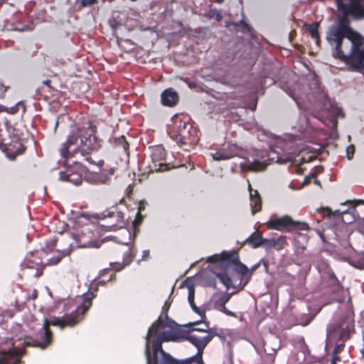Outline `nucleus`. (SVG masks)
I'll return each mask as SVG.
<instances>
[{
    "mask_svg": "<svg viewBox=\"0 0 364 364\" xmlns=\"http://www.w3.org/2000/svg\"><path fill=\"white\" fill-rule=\"evenodd\" d=\"M97 129L93 121H87L82 126L78 124L72 125L66 141L62 144L60 149V156L65 160L68 165L70 161L72 164L78 166L81 161L76 159V156L80 154L82 160L90 164L96 165L101 168L104 165V161L100 159L95 161L91 156L93 151H97L100 146V141L96 136Z\"/></svg>",
    "mask_w": 364,
    "mask_h": 364,
    "instance_id": "1",
    "label": "nucleus"
},
{
    "mask_svg": "<svg viewBox=\"0 0 364 364\" xmlns=\"http://www.w3.org/2000/svg\"><path fill=\"white\" fill-rule=\"evenodd\" d=\"M338 11L342 14L337 25L331 27L326 33V40L331 46L332 52L347 48L350 42L362 36L350 26V19H364V0H336Z\"/></svg>",
    "mask_w": 364,
    "mask_h": 364,
    "instance_id": "2",
    "label": "nucleus"
},
{
    "mask_svg": "<svg viewBox=\"0 0 364 364\" xmlns=\"http://www.w3.org/2000/svg\"><path fill=\"white\" fill-rule=\"evenodd\" d=\"M95 296L87 295L83 299L82 303L77 306L70 314H65L62 317H54L51 320L45 319L43 328L38 331L36 338H28L25 341L26 346L37 347L45 349L53 342V332L50 326H58L60 328L65 327H74L80 323L85 317L86 312L92 304V299Z\"/></svg>",
    "mask_w": 364,
    "mask_h": 364,
    "instance_id": "3",
    "label": "nucleus"
},
{
    "mask_svg": "<svg viewBox=\"0 0 364 364\" xmlns=\"http://www.w3.org/2000/svg\"><path fill=\"white\" fill-rule=\"evenodd\" d=\"M207 261L210 263H218L225 270L216 274L228 289L236 288L239 286L243 289L245 284H242V278L248 273L249 269L240 260L237 251H223L221 254L210 256Z\"/></svg>",
    "mask_w": 364,
    "mask_h": 364,
    "instance_id": "4",
    "label": "nucleus"
},
{
    "mask_svg": "<svg viewBox=\"0 0 364 364\" xmlns=\"http://www.w3.org/2000/svg\"><path fill=\"white\" fill-rule=\"evenodd\" d=\"M166 325L164 323L161 316L153 323L151 326L149 328L147 335L146 336V344L147 343V338L149 331L152 330L151 334L149 336V350H151V338L156 336L152 341L153 355L151 356L152 361H158L159 363L165 358L171 356L170 354L166 353L162 348V343L165 341H176L180 338H183V331L182 330H173L164 331L161 333L159 331L164 328Z\"/></svg>",
    "mask_w": 364,
    "mask_h": 364,
    "instance_id": "5",
    "label": "nucleus"
},
{
    "mask_svg": "<svg viewBox=\"0 0 364 364\" xmlns=\"http://www.w3.org/2000/svg\"><path fill=\"white\" fill-rule=\"evenodd\" d=\"M168 133L180 146L191 147L196 145L200 139L199 130L189 119L177 114L173 117Z\"/></svg>",
    "mask_w": 364,
    "mask_h": 364,
    "instance_id": "6",
    "label": "nucleus"
},
{
    "mask_svg": "<svg viewBox=\"0 0 364 364\" xmlns=\"http://www.w3.org/2000/svg\"><path fill=\"white\" fill-rule=\"evenodd\" d=\"M332 55L353 68H364V37L350 42L347 48H340L332 52Z\"/></svg>",
    "mask_w": 364,
    "mask_h": 364,
    "instance_id": "7",
    "label": "nucleus"
},
{
    "mask_svg": "<svg viewBox=\"0 0 364 364\" xmlns=\"http://www.w3.org/2000/svg\"><path fill=\"white\" fill-rule=\"evenodd\" d=\"M71 250L70 247L63 250H56L54 255L47 259V262L44 263L42 257L38 252L31 253V257L25 259L22 264V267L26 269L35 270L33 272H26V275L38 279L43 275V270L47 265L52 266L58 264L63 257L69 255Z\"/></svg>",
    "mask_w": 364,
    "mask_h": 364,
    "instance_id": "8",
    "label": "nucleus"
},
{
    "mask_svg": "<svg viewBox=\"0 0 364 364\" xmlns=\"http://www.w3.org/2000/svg\"><path fill=\"white\" fill-rule=\"evenodd\" d=\"M198 323H190L188 331H183V339L188 341L198 349L196 357L202 356L203 352L208 343L212 340L213 336L208 331V326L205 323L204 328H196Z\"/></svg>",
    "mask_w": 364,
    "mask_h": 364,
    "instance_id": "9",
    "label": "nucleus"
},
{
    "mask_svg": "<svg viewBox=\"0 0 364 364\" xmlns=\"http://www.w3.org/2000/svg\"><path fill=\"white\" fill-rule=\"evenodd\" d=\"M323 284L331 301L341 303L345 300L346 291L333 272H327L323 277Z\"/></svg>",
    "mask_w": 364,
    "mask_h": 364,
    "instance_id": "10",
    "label": "nucleus"
},
{
    "mask_svg": "<svg viewBox=\"0 0 364 364\" xmlns=\"http://www.w3.org/2000/svg\"><path fill=\"white\" fill-rule=\"evenodd\" d=\"M268 229L279 231L291 232L293 230H306L309 229L307 223L294 221L290 216L284 215L279 218H271L266 223Z\"/></svg>",
    "mask_w": 364,
    "mask_h": 364,
    "instance_id": "11",
    "label": "nucleus"
},
{
    "mask_svg": "<svg viewBox=\"0 0 364 364\" xmlns=\"http://www.w3.org/2000/svg\"><path fill=\"white\" fill-rule=\"evenodd\" d=\"M102 215L100 225L107 231H116L126 225L124 215L121 211L106 210Z\"/></svg>",
    "mask_w": 364,
    "mask_h": 364,
    "instance_id": "12",
    "label": "nucleus"
},
{
    "mask_svg": "<svg viewBox=\"0 0 364 364\" xmlns=\"http://www.w3.org/2000/svg\"><path fill=\"white\" fill-rule=\"evenodd\" d=\"M151 149V163L149 165L150 172H163L170 169L166 162V151L163 146H155Z\"/></svg>",
    "mask_w": 364,
    "mask_h": 364,
    "instance_id": "13",
    "label": "nucleus"
},
{
    "mask_svg": "<svg viewBox=\"0 0 364 364\" xmlns=\"http://www.w3.org/2000/svg\"><path fill=\"white\" fill-rule=\"evenodd\" d=\"M355 331L354 321L350 317L346 318L341 324L338 329L330 331L328 333V337L332 340L334 337L338 336L340 341L346 342L350 338L351 334Z\"/></svg>",
    "mask_w": 364,
    "mask_h": 364,
    "instance_id": "14",
    "label": "nucleus"
},
{
    "mask_svg": "<svg viewBox=\"0 0 364 364\" xmlns=\"http://www.w3.org/2000/svg\"><path fill=\"white\" fill-rule=\"evenodd\" d=\"M0 145L4 147V152L11 160H14L17 156L22 154L26 148L21 141L11 140L10 142L0 134Z\"/></svg>",
    "mask_w": 364,
    "mask_h": 364,
    "instance_id": "15",
    "label": "nucleus"
},
{
    "mask_svg": "<svg viewBox=\"0 0 364 364\" xmlns=\"http://www.w3.org/2000/svg\"><path fill=\"white\" fill-rule=\"evenodd\" d=\"M240 151L237 146L235 144H228L227 146H224L215 153L211 154V155L214 160L223 161L238 156Z\"/></svg>",
    "mask_w": 364,
    "mask_h": 364,
    "instance_id": "16",
    "label": "nucleus"
},
{
    "mask_svg": "<svg viewBox=\"0 0 364 364\" xmlns=\"http://www.w3.org/2000/svg\"><path fill=\"white\" fill-rule=\"evenodd\" d=\"M22 353L16 348L0 352V364H20Z\"/></svg>",
    "mask_w": 364,
    "mask_h": 364,
    "instance_id": "17",
    "label": "nucleus"
},
{
    "mask_svg": "<svg viewBox=\"0 0 364 364\" xmlns=\"http://www.w3.org/2000/svg\"><path fill=\"white\" fill-rule=\"evenodd\" d=\"M59 179L78 186L82 182V173L80 170L75 171L74 168H67L65 171L59 173Z\"/></svg>",
    "mask_w": 364,
    "mask_h": 364,
    "instance_id": "18",
    "label": "nucleus"
},
{
    "mask_svg": "<svg viewBox=\"0 0 364 364\" xmlns=\"http://www.w3.org/2000/svg\"><path fill=\"white\" fill-rule=\"evenodd\" d=\"M112 144L117 154L120 156L124 155L127 157H129V144L127 141L124 136L114 138L112 141Z\"/></svg>",
    "mask_w": 364,
    "mask_h": 364,
    "instance_id": "19",
    "label": "nucleus"
},
{
    "mask_svg": "<svg viewBox=\"0 0 364 364\" xmlns=\"http://www.w3.org/2000/svg\"><path fill=\"white\" fill-rule=\"evenodd\" d=\"M178 101V94L171 88L165 90L161 94V103L165 106L173 107Z\"/></svg>",
    "mask_w": 364,
    "mask_h": 364,
    "instance_id": "20",
    "label": "nucleus"
},
{
    "mask_svg": "<svg viewBox=\"0 0 364 364\" xmlns=\"http://www.w3.org/2000/svg\"><path fill=\"white\" fill-rule=\"evenodd\" d=\"M159 364H204L202 360V356L199 358L196 357V355L191 357L188 359L183 361H179L173 358L171 355L165 358L163 360H161Z\"/></svg>",
    "mask_w": 364,
    "mask_h": 364,
    "instance_id": "21",
    "label": "nucleus"
},
{
    "mask_svg": "<svg viewBox=\"0 0 364 364\" xmlns=\"http://www.w3.org/2000/svg\"><path fill=\"white\" fill-rule=\"evenodd\" d=\"M230 297L231 295L227 293L221 295L218 299L215 301V308L228 316H232L233 313L229 311L225 306V304L229 301Z\"/></svg>",
    "mask_w": 364,
    "mask_h": 364,
    "instance_id": "22",
    "label": "nucleus"
},
{
    "mask_svg": "<svg viewBox=\"0 0 364 364\" xmlns=\"http://www.w3.org/2000/svg\"><path fill=\"white\" fill-rule=\"evenodd\" d=\"M352 204L350 209L354 220H360L364 223V200H353Z\"/></svg>",
    "mask_w": 364,
    "mask_h": 364,
    "instance_id": "23",
    "label": "nucleus"
},
{
    "mask_svg": "<svg viewBox=\"0 0 364 364\" xmlns=\"http://www.w3.org/2000/svg\"><path fill=\"white\" fill-rule=\"evenodd\" d=\"M263 241L262 233L257 230L245 240V243L255 249L262 246Z\"/></svg>",
    "mask_w": 364,
    "mask_h": 364,
    "instance_id": "24",
    "label": "nucleus"
},
{
    "mask_svg": "<svg viewBox=\"0 0 364 364\" xmlns=\"http://www.w3.org/2000/svg\"><path fill=\"white\" fill-rule=\"evenodd\" d=\"M225 26L230 30L235 31V32L238 31L237 28L239 27L242 28L241 31L242 32H245V30L249 33L252 31V28L244 19H242L238 22H227Z\"/></svg>",
    "mask_w": 364,
    "mask_h": 364,
    "instance_id": "25",
    "label": "nucleus"
},
{
    "mask_svg": "<svg viewBox=\"0 0 364 364\" xmlns=\"http://www.w3.org/2000/svg\"><path fill=\"white\" fill-rule=\"evenodd\" d=\"M319 25L320 24L318 22H314L311 24L305 23L304 25V27L306 28V30L310 33L311 38L316 41L317 46H320L321 43L320 36L318 33Z\"/></svg>",
    "mask_w": 364,
    "mask_h": 364,
    "instance_id": "26",
    "label": "nucleus"
},
{
    "mask_svg": "<svg viewBox=\"0 0 364 364\" xmlns=\"http://www.w3.org/2000/svg\"><path fill=\"white\" fill-rule=\"evenodd\" d=\"M250 205L252 213L255 214L261 210L262 199L257 191H255L253 195L250 196Z\"/></svg>",
    "mask_w": 364,
    "mask_h": 364,
    "instance_id": "27",
    "label": "nucleus"
},
{
    "mask_svg": "<svg viewBox=\"0 0 364 364\" xmlns=\"http://www.w3.org/2000/svg\"><path fill=\"white\" fill-rule=\"evenodd\" d=\"M56 245H57V240L56 239L52 238V239L46 240L45 242L44 247L42 248V252H39L40 255L41 256L42 253L48 255L49 253L53 252Z\"/></svg>",
    "mask_w": 364,
    "mask_h": 364,
    "instance_id": "28",
    "label": "nucleus"
},
{
    "mask_svg": "<svg viewBox=\"0 0 364 364\" xmlns=\"http://www.w3.org/2000/svg\"><path fill=\"white\" fill-rule=\"evenodd\" d=\"M188 302L193 310L194 312L197 313L202 317L205 316V311H201L195 304L194 302V291L193 290H189L188 291Z\"/></svg>",
    "mask_w": 364,
    "mask_h": 364,
    "instance_id": "29",
    "label": "nucleus"
},
{
    "mask_svg": "<svg viewBox=\"0 0 364 364\" xmlns=\"http://www.w3.org/2000/svg\"><path fill=\"white\" fill-rule=\"evenodd\" d=\"M266 168L267 164L265 163L255 160L247 166V169L252 171H264Z\"/></svg>",
    "mask_w": 364,
    "mask_h": 364,
    "instance_id": "30",
    "label": "nucleus"
},
{
    "mask_svg": "<svg viewBox=\"0 0 364 364\" xmlns=\"http://www.w3.org/2000/svg\"><path fill=\"white\" fill-rule=\"evenodd\" d=\"M125 265L124 262H111L110 263V268L109 269H104L101 271L100 274L101 276H104L106 274H109L111 270H114L116 272H119L122 270L124 268Z\"/></svg>",
    "mask_w": 364,
    "mask_h": 364,
    "instance_id": "31",
    "label": "nucleus"
},
{
    "mask_svg": "<svg viewBox=\"0 0 364 364\" xmlns=\"http://www.w3.org/2000/svg\"><path fill=\"white\" fill-rule=\"evenodd\" d=\"M205 16L208 19H215L217 21H220L223 18V15L220 11L217 9H210L205 14Z\"/></svg>",
    "mask_w": 364,
    "mask_h": 364,
    "instance_id": "32",
    "label": "nucleus"
},
{
    "mask_svg": "<svg viewBox=\"0 0 364 364\" xmlns=\"http://www.w3.org/2000/svg\"><path fill=\"white\" fill-rule=\"evenodd\" d=\"M7 132L9 133L11 140L21 141L23 133L18 129L10 127Z\"/></svg>",
    "mask_w": 364,
    "mask_h": 364,
    "instance_id": "33",
    "label": "nucleus"
},
{
    "mask_svg": "<svg viewBox=\"0 0 364 364\" xmlns=\"http://www.w3.org/2000/svg\"><path fill=\"white\" fill-rule=\"evenodd\" d=\"M152 330L149 331V333L147 338V343L146 346L145 347V355L146 358V364H159L158 361H152L151 360V354L150 353L149 350V336L151 334Z\"/></svg>",
    "mask_w": 364,
    "mask_h": 364,
    "instance_id": "34",
    "label": "nucleus"
},
{
    "mask_svg": "<svg viewBox=\"0 0 364 364\" xmlns=\"http://www.w3.org/2000/svg\"><path fill=\"white\" fill-rule=\"evenodd\" d=\"M20 107H22L23 112H24L26 111V106L21 101L16 102V105H14V106H11L10 107H6V112L8 113L11 114H16L18 112Z\"/></svg>",
    "mask_w": 364,
    "mask_h": 364,
    "instance_id": "35",
    "label": "nucleus"
},
{
    "mask_svg": "<svg viewBox=\"0 0 364 364\" xmlns=\"http://www.w3.org/2000/svg\"><path fill=\"white\" fill-rule=\"evenodd\" d=\"M144 220V216L141 213H136V218L133 221V228L134 230V235H136L139 231V225L142 223Z\"/></svg>",
    "mask_w": 364,
    "mask_h": 364,
    "instance_id": "36",
    "label": "nucleus"
},
{
    "mask_svg": "<svg viewBox=\"0 0 364 364\" xmlns=\"http://www.w3.org/2000/svg\"><path fill=\"white\" fill-rule=\"evenodd\" d=\"M274 242H275V249L277 250H281L287 244V237L286 236H280L279 238L274 239Z\"/></svg>",
    "mask_w": 364,
    "mask_h": 364,
    "instance_id": "37",
    "label": "nucleus"
},
{
    "mask_svg": "<svg viewBox=\"0 0 364 364\" xmlns=\"http://www.w3.org/2000/svg\"><path fill=\"white\" fill-rule=\"evenodd\" d=\"M85 233L82 232V235H77L78 239H77V245L82 247H90L92 245V242L90 241H87L85 240Z\"/></svg>",
    "mask_w": 364,
    "mask_h": 364,
    "instance_id": "38",
    "label": "nucleus"
},
{
    "mask_svg": "<svg viewBox=\"0 0 364 364\" xmlns=\"http://www.w3.org/2000/svg\"><path fill=\"white\" fill-rule=\"evenodd\" d=\"M134 258V255L131 250H129L124 255L123 262L125 266L129 265Z\"/></svg>",
    "mask_w": 364,
    "mask_h": 364,
    "instance_id": "39",
    "label": "nucleus"
},
{
    "mask_svg": "<svg viewBox=\"0 0 364 364\" xmlns=\"http://www.w3.org/2000/svg\"><path fill=\"white\" fill-rule=\"evenodd\" d=\"M265 249L269 250L272 248L275 249V242L274 239H265L264 238V241L262 242V245Z\"/></svg>",
    "mask_w": 364,
    "mask_h": 364,
    "instance_id": "40",
    "label": "nucleus"
},
{
    "mask_svg": "<svg viewBox=\"0 0 364 364\" xmlns=\"http://www.w3.org/2000/svg\"><path fill=\"white\" fill-rule=\"evenodd\" d=\"M345 347V342L340 341L338 340L336 343V346L333 350L334 354H339L341 351H343Z\"/></svg>",
    "mask_w": 364,
    "mask_h": 364,
    "instance_id": "41",
    "label": "nucleus"
},
{
    "mask_svg": "<svg viewBox=\"0 0 364 364\" xmlns=\"http://www.w3.org/2000/svg\"><path fill=\"white\" fill-rule=\"evenodd\" d=\"M95 179L96 180V182L97 183H101V184L107 183L109 180V178L107 176H102V175H96L95 176Z\"/></svg>",
    "mask_w": 364,
    "mask_h": 364,
    "instance_id": "42",
    "label": "nucleus"
},
{
    "mask_svg": "<svg viewBox=\"0 0 364 364\" xmlns=\"http://www.w3.org/2000/svg\"><path fill=\"white\" fill-rule=\"evenodd\" d=\"M97 2V0H80L81 7L90 6Z\"/></svg>",
    "mask_w": 364,
    "mask_h": 364,
    "instance_id": "43",
    "label": "nucleus"
},
{
    "mask_svg": "<svg viewBox=\"0 0 364 364\" xmlns=\"http://www.w3.org/2000/svg\"><path fill=\"white\" fill-rule=\"evenodd\" d=\"M347 157L348 159H351L353 156L355 147L353 145H350L348 146L347 149Z\"/></svg>",
    "mask_w": 364,
    "mask_h": 364,
    "instance_id": "44",
    "label": "nucleus"
},
{
    "mask_svg": "<svg viewBox=\"0 0 364 364\" xmlns=\"http://www.w3.org/2000/svg\"><path fill=\"white\" fill-rule=\"evenodd\" d=\"M43 84L48 87V92H50L51 90H55V88L51 85L50 80H43Z\"/></svg>",
    "mask_w": 364,
    "mask_h": 364,
    "instance_id": "45",
    "label": "nucleus"
},
{
    "mask_svg": "<svg viewBox=\"0 0 364 364\" xmlns=\"http://www.w3.org/2000/svg\"><path fill=\"white\" fill-rule=\"evenodd\" d=\"M323 215L326 217L331 218L332 216H334L335 213H333L330 208H326L323 209Z\"/></svg>",
    "mask_w": 364,
    "mask_h": 364,
    "instance_id": "46",
    "label": "nucleus"
},
{
    "mask_svg": "<svg viewBox=\"0 0 364 364\" xmlns=\"http://www.w3.org/2000/svg\"><path fill=\"white\" fill-rule=\"evenodd\" d=\"M112 279H115V274H112L110 275V277L108 279V281H110V280H112ZM107 282V280L102 279V280L99 281V284H105Z\"/></svg>",
    "mask_w": 364,
    "mask_h": 364,
    "instance_id": "47",
    "label": "nucleus"
},
{
    "mask_svg": "<svg viewBox=\"0 0 364 364\" xmlns=\"http://www.w3.org/2000/svg\"><path fill=\"white\" fill-rule=\"evenodd\" d=\"M149 256V250H146L143 251L142 259H146Z\"/></svg>",
    "mask_w": 364,
    "mask_h": 364,
    "instance_id": "48",
    "label": "nucleus"
},
{
    "mask_svg": "<svg viewBox=\"0 0 364 364\" xmlns=\"http://www.w3.org/2000/svg\"><path fill=\"white\" fill-rule=\"evenodd\" d=\"M332 360H333L334 361H336L337 363L338 361L341 360V358L338 355V354H334V353H333Z\"/></svg>",
    "mask_w": 364,
    "mask_h": 364,
    "instance_id": "49",
    "label": "nucleus"
},
{
    "mask_svg": "<svg viewBox=\"0 0 364 364\" xmlns=\"http://www.w3.org/2000/svg\"><path fill=\"white\" fill-rule=\"evenodd\" d=\"M248 190H249V192H250V196L253 195L254 191H255V190H254V189L252 188V186H251L250 183H249V186H248Z\"/></svg>",
    "mask_w": 364,
    "mask_h": 364,
    "instance_id": "50",
    "label": "nucleus"
},
{
    "mask_svg": "<svg viewBox=\"0 0 364 364\" xmlns=\"http://www.w3.org/2000/svg\"><path fill=\"white\" fill-rule=\"evenodd\" d=\"M6 90H7V87H5V86H3V85H2V86L0 87V92H1V94H4V93H5V92L6 91Z\"/></svg>",
    "mask_w": 364,
    "mask_h": 364,
    "instance_id": "51",
    "label": "nucleus"
},
{
    "mask_svg": "<svg viewBox=\"0 0 364 364\" xmlns=\"http://www.w3.org/2000/svg\"><path fill=\"white\" fill-rule=\"evenodd\" d=\"M144 208H145V207L142 204H140L139 206L137 213H141V211H143L144 210Z\"/></svg>",
    "mask_w": 364,
    "mask_h": 364,
    "instance_id": "52",
    "label": "nucleus"
},
{
    "mask_svg": "<svg viewBox=\"0 0 364 364\" xmlns=\"http://www.w3.org/2000/svg\"><path fill=\"white\" fill-rule=\"evenodd\" d=\"M23 273L26 275V272H33L35 270H29L26 269V268L23 267Z\"/></svg>",
    "mask_w": 364,
    "mask_h": 364,
    "instance_id": "53",
    "label": "nucleus"
},
{
    "mask_svg": "<svg viewBox=\"0 0 364 364\" xmlns=\"http://www.w3.org/2000/svg\"><path fill=\"white\" fill-rule=\"evenodd\" d=\"M171 325L170 326V327H171V328H173V326H176V325H177V324H176L174 321H171Z\"/></svg>",
    "mask_w": 364,
    "mask_h": 364,
    "instance_id": "54",
    "label": "nucleus"
},
{
    "mask_svg": "<svg viewBox=\"0 0 364 364\" xmlns=\"http://www.w3.org/2000/svg\"><path fill=\"white\" fill-rule=\"evenodd\" d=\"M225 1V0H215V2L218 4H223Z\"/></svg>",
    "mask_w": 364,
    "mask_h": 364,
    "instance_id": "55",
    "label": "nucleus"
},
{
    "mask_svg": "<svg viewBox=\"0 0 364 364\" xmlns=\"http://www.w3.org/2000/svg\"><path fill=\"white\" fill-rule=\"evenodd\" d=\"M331 364H337V363L336 361H334L333 360H332Z\"/></svg>",
    "mask_w": 364,
    "mask_h": 364,
    "instance_id": "56",
    "label": "nucleus"
}]
</instances>
